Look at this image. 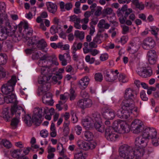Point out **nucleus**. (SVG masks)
I'll return each mask as SVG.
<instances>
[{
  "instance_id": "obj_1",
  "label": "nucleus",
  "mask_w": 159,
  "mask_h": 159,
  "mask_svg": "<svg viewBox=\"0 0 159 159\" xmlns=\"http://www.w3.org/2000/svg\"><path fill=\"white\" fill-rule=\"evenodd\" d=\"M5 102L7 103L14 104L11 107V111L12 113H14L15 111L17 112V116H19L21 112L24 111L23 109L21 106L17 105L18 101L16 100V96L13 93L7 95L5 97Z\"/></svg>"
},
{
  "instance_id": "obj_2",
  "label": "nucleus",
  "mask_w": 159,
  "mask_h": 159,
  "mask_svg": "<svg viewBox=\"0 0 159 159\" xmlns=\"http://www.w3.org/2000/svg\"><path fill=\"white\" fill-rule=\"evenodd\" d=\"M17 82L16 77L13 76L7 83L3 84L1 88L2 92L5 95H8L13 93L14 87Z\"/></svg>"
},
{
  "instance_id": "obj_3",
  "label": "nucleus",
  "mask_w": 159,
  "mask_h": 159,
  "mask_svg": "<svg viewBox=\"0 0 159 159\" xmlns=\"http://www.w3.org/2000/svg\"><path fill=\"white\" fill-rule=\"evenodd\" d=\"M133 147L126 144L120 146L119 148V155L125 159H133Z\"/></svg>"
},
{
  "instance_id": "obj_4",
  "label": "nucleus",
  "mask_w": 159,
  "mask_h": 159,
  "mask_svg": "<svg viewBox=\"0 0 159 159\" xmlns=\"http://www.w3.org/2000/svg\"><path fill=\"white\" fill-rule=\"evenodd\" d=\"M127 6L124 5L121 9L119 8L116 12V14L118 17H120L119 20L120 23L124 24L125 22V20L127 19L130 14L133 13L132 9H127Z\"/></svg>"
},
{
  "instance_id": "obj_5",
  "label": "nucleus",
  "mask_w": 159,
  "mask_h": 159,
  "mask_svg": "<svg viewBox=\"0 0 159 159\" xmlns=\"http://www.w3.org/2000/svg\"><path fill=\"white\" fill-rule=\"evenodd\" d=\"M122 108L127 114L130 115L134 112H136L137 108L135 107L134 102L127 100H123L121 103Z\"/></svg>"
},
{
  "instance_id": "obj_6",
  "label": "nucleus",
  "mask_w": 159,
  "mask_h": 159,
  "mask_svg": "<svg viewBox=\"0 0 159 159\" xmlns=\"http://www.w3.org/2000/svg\"><path fill=\"white\" fill-rule=\"evenodd\" d=\"M131 127L133 133L138 134L142 131L144 128V125L141 120L137 119L132 122Z\"/></svg>"
},
{
  "instance_id": "obj_7",
  "label": "nucleus",
  "mask_w": 159,
  "mask_h": 159,
  "mask_svg": "<svg viewBox=\"0 0 159 159\" xmlns=\"http://www.w3.org/2000/svg\"><path fill=\"white\" fill-rule=\"evenodd\" d=\"M112 127L108 126L105 130V137L108 141H115L118 137Z\"/></svg>"
},
{
  "instance_id": "obj_8",
  "label": "nucleus",
  "mask_w": 159,
  "mask_h": 159,
  "mask_svg": "<svg viewBox=\"0 0 159 159\" xmlns=\"http://www.w3.org/2000/svg\"><path fill=\"white\" fill-rule=\"evenodd\" d=\"M137 94V92L134 90L130 88L127 89L125 90L124 94V97L125 99V100L134 102L136 98Z\"/></svg>"
},
{
  "instance_id": "obj_9",
  "label": "nucleus",
  "mask_w": 159,
  "mask_h": 159,
  "mask_svg": "<svg viewBox=\"0 0 159 159\" xmlns=\"http://www.w3.org/2000/svg\"><path fill=\"white\" fill-rule=\"evenodd\" d=\"M42 107L40 108H36L34 109L33 115L34 120L35 121V125L38 126L41 122V118L43 116H44L43 112Z\"/></svg>"
},
{
  "instance_id": "obj_10",
  "label": "nucleus",
  "mask_w": 159,
  "mask_h": 159,
  "mask_svg": "<svg viewBox=\"0 0 159 159\" xmlns=\"http://www.w3.org/2000/svg\"><path fill=\"white\" fill-rule=\"evenodd\" d=\"M156 45L155 41L151 37H148L143 40L142 47L144 49H149L154 48Z\"/></svg>"
},
{
  "instance_id": "obj_11",
  "label": "nucleus",
  "mask_w": 159,
  "mask_h": 159,
  "mask_svg": "<svg viewBox=\"0 0 159 159\" xmlns=\"http://www.w3.org/2000/svg\"><path fill=\"white\" fill-rule=\"evenodd\" d=\"M11 27L10 28L8 27H4L0 29V40L3 41L6 39L7 36L9 35V33L13 32L14 30H12Z\"/></svg>"
},
{
  "instance_id": "obj_12",
  "label": "nucleus",
  "mask_w": 159,
  "mask_h": 159,
  "mask_svg": "<svg viewBox=\"0 0 159 159\" xmlns=\"http://www.w3.org/2000/svg\"><path fill=\"white\" fill-rule=\"evenodd\" d=\"M148 140V139L145 138L142 136H140L136 138L135 144L136 146L144 148L147 145Z\"/></svg>"
},
{
  "instance_id": "obj_13",
  "label": "nucleus",
  "mask_w": 159,
  "mask_h": 159,
  "mask_svg": "<svg viewBox=\"0 0 159 159\" xmlns=\"http://www.w3.org/2000/svg\"><path fill=\"white\" fill-rule=\"evenodd\" d=\"M64 70L63 68H60L59 69L58 71L56 72V75L52 77V80L53 83L54 84L57 83L59 85L61 84V82L59 81L62 78V75L61 73L64 72Z\"/></svg>"
},
{
  "instance_id": "obj_14",
  "label": "nucleus",
  "mask_w": 159,
  "mask_h": 159,
  "mask_svg": "<svg viewBox=\"0 0 159 159\" xmlns=\"http://www.w3.org/2000/svg\"><path fill=\"white\" fill-rule=\"evenodd\" d=\"M132 152L133 154V158L134 156H135V158H140L144 155L145 149L144 148H141V147L136 146L134 150L133 148Z\"/></svg>"
},
{
  "instance_id": "obj_15",
  "label": "nucleus",
  "mask_w": 159,
  "mask_h": 159,
  "mask_svg": "<svg viewBox=\"0 0 159 159\" xmlns=\"http://www.w3.org/2000/svg\"><path fill=\"white\" fill-rule=\"evenodd\" d=\"M103 116L105 119L108 120H112L116 116V112L111 109H107L104 112Z\"/></svg>"
},
{
  "instance_id": "obj_16",
  "label": "nucleus",
  "mask_w": 159,
  "mask_h": 159,
  "mask_svg": "<svg viewBox=\"0 0 159 159\" xmlns=\"http://www.w3.org/2000/svg\"><path fill=\"white\" fill-rule=\"evenodd\" d=\"M11 113L9 114V110L7 108H4L2 112V116L4 118V120L6 121H8L10 120L11 118L12 117V115L14 114L16 115V111H15L14 113H12L11 111Z\"/></svg>"
},
{
  "instance_id": "obj_17",
  "label": "nucleus",
  "mask_w": 159,
  "mask_h": 159,
  "mask_svg": "<svg viewBox=\"0 0 159 159\" xmlns=\"http://www.w3.org/2000/svg\"><path fill=\"white\" fill-rule=\"evenodd\" d=\"M89 81V78L88 77L85 76L80 80L78 84L79 87L81 89H84L87 87Z\"/></svg>"
},
{
  "instance_id": "obj_18",
  "label": "nucleus",
  "mask_w": 159,
  "mask_h": 159,
  "mask_svg": "<svg viewBox=\"0 0 159 159\" xmlns=\"http://www.w3.org/2000/svg\"><path fill=\"white\" fill-rule=\"evenodd\" d=\"M42 100L44 104L52 105L53 103L52 94L50 93H46L43 96Z\"/></svg>"
},
{
  "instance_id": "obj_19",
  "label": "nucleus",
  "mask_w": 159,
  "mask_h": 159,
  "mask_svg": "<svg viewBox=\"0 0 159 159\" xmlns=\"http://www.w3.org/2000/svg\"><path fill=\"white\" fill-rule=\"evenodd\" d=\"M82 123L84 127L86 129H89L92 127L93 122L92 121L90 117H88L82 120Z\"/></svg>"
},
{
  "instance_id": "obj_20",
  "label": "nucleus",
  "mask_w": 159,
  "mask_h": 159,
  "mask_svg": "<svg viewBox=\"0 0 159 159\" xmlns=\"http://www.w3.org/2000/svg\"><path fill=\"white\" fill-rule=\"evenodd\" d=\"M4 27H8L9 28L11 27L7 15H4V19L0 18V28H2Z\"/></svg>"
},
{
  "instance_id": "obj_21",
  "label": "nucleus",
  "mask_w": 159,
  "mask_h": 159,
  "mask_svg": "<svg viewBox=\"0 0 159 159\" xmlns=\"http://www.w3.org/2000/svg\"><path fill=\"white\" fill-rule=\"evenodd\" d=\"M26 40L27 41V45L28 46H33L34 45H36L38 38L34 36L32 37H30L29 36H26L24 37Z\"/></svg>"
},
{
  "instance_id": "obj_22",
  "label": "nucleus",
  "mask_w": 159,
  "mask_h": 159,
  "mask_svg": "<svg viewBox=\"0 0 159 159\" xmlns=\"http://www.w3.org/2000/svg\"><path fill=\"white\" fill-rule=\"evenodd\" d=\"M118 133L120 134H125L128 133L129 131V126L125 122L121 123Z\"/></svg>"
},
{
  "instance_id": "obj_23",
  "label": "nucleus",
  "mask_w": 159,
  "mask_h": 159,
  "mask_svg": "<svg viewBox=\"0 0 159 159\" xmlns=\"http://www.w3.org/2000/svg\"><path fill=\"white\" fill-rule=\"evenodd\" d=\"M51 77V75L50 74L48 76L46 75H41L38 77V82L39 84H43L46 83H48V81L50 80Z\"/></svg>"
},
{
  "instance_id": "obj_24",
  "label": "nucleus",
  "mask_w": 159,
  "mask_h": 159,
  "mask_svg": "<svg viewBox=\"0 0 159 159\" xmlns=\"http://www.w3.org/2000/svg\"><path fill=\"white\" fill-rule=\"evenodd\" d=\"M51 84L50 83H46L42 84L39 87V90L43 93H44L48 91L50 89Z\"/></svg>"
},
{
  "instance_id": "obj_25",
  "label": "nucleus",
  "mask_w": 159,
  "mask_h": 159,
  "mask_svg": "<svg viewBox=\"0 0 159 159\" xmlns=\"http://www.w3.org/2000/svg\"><path fill=\"white\" fill-rule=\"evenodd\" d=\"M36 45L39 49L43 50L47 46V44L45 40L43 39H42L40 40H38Z\"/></svg>"
},
{
  "instance_id": "obj_26",
  "label": "nucleus",
  "mask_w": 159,
  "mask_h": 159,
  "mask_svg": "<svg viewBox=\"0 0 159 159\" xmlns=\"http://www.w3.org/2000/svg\"><path fill=\"white\" fill-rule=\"evenodd\" d=\"M116 115L118 117L120 118L125 119H127L129 116V115L127 114L125 111L122 109H119L117 111Z\"/></svg>"
},
{
  "instance_id": "obj_27",
  "label": "nucleus",
  "mask_w": 159,
  "mask_h": 159,
  "mask_svg": "<svg viewBox=\"0 0 159 159\" xmlns=\"http://www.w3.org/2000/svg\"><path fill=\"white\" fill-rule=\"evenodd\" d=\"M23 118L24 121L27 126H30L33 123L35 124V121L34 120L33 116L32 120L31 119V116L29 114L25 115Z\"/></svg>"
},
{
  "instance_id": "obj_28",
  "label": "nucleus",
  "mask_w": 159,
  "mask_h": 159,
  "mask_svg": "<svg viewBox=\"0 0 159 159\" xmlns=\"http://www.w3.org/2000/svg\"><path fill=\"white\" fill-rule=\"evenodd\" d=\"M90 117L91 118L92 121L93 122V124L95 123L101 122V121L100 115L98 112L93 113L91 116Z\"/></svg>"
},
{
  "instance_id": "obj_29",
  "label": "nucleus",
  "mask_w": 159,
  "mask_h": 159,
  "mask_svg": "<svg viewBox=\"0 0 159 159\" xmlns=\"http://www.w3.org/2000/svg\"><path fill=\"white\" fill-rule=\"evenodd\" d=\"M16 113H17V112H16ZM15 115L16 117H15L12 119L11 124L12 128L14 129H16L17 127L18 124L19 122L18 118L20 116V115L17 116V113H16V115Z\"/></svg>"
},
{
  "instance_id": "obj_30",
  "label": "nucleus",
  "mask_w": 159,
  "mask_h": 159,
  "mask_svg": "<svg viewBox=\"0 0 159 159\" xmlns=\"http://www.w3.org/2000/svg\"><path fill=\"white\" fill-rule=\"evenodd\" d=\"M138 47L135 43L130 42L128 46V51H131V52H136L138 50Z\"/></svg>"
},
{
  "instance_id": "obj_31",
  "label": "nucleus",
  "mask_w": 159,
  "mask_h": 159,
  "mask_svg": "<svg viewBox=\"0 0 159 159\" xmlns=\"http://www.w3.org/2000/svg\"><path fill=\"white\" fill-rule=\"evenodd\" d=\"M47 8L50 12L54 13L57 10V7L55 4L49 2L47 5Z\"/></svg>"
},
{
  "instance_id": "obj_32",
  "label": "nucleus",
  "mask_w": 159,
  "mask_h": 159,
  "mask_svg": "<svg viewBox=\"0 0 159 159\" xmlns=\"http://www.w3.org/2000/svg\"><path fill=\"white\" fill-rule=\"evenodd\" d=\"M44 56L40 58L38 62V64L39 67H42L43 66H47L50 67V66L47 65L48 64V61L46 60Z\"/></svg>"
},
{
  "instance_id": "obj_33",
  "label": "nucleus",
  "mask_w": 159,
  "mask_h": 159,
  "mask_svg": "<svg viewBox=\"0 0 159 159\" xmlns=\"http://www.w3.org/2000/svg\"><path fill=\"white\" fill-rule=\"evenodd\" d=\"M123 121L120 120H118L115 121L113 124V127L114 130L116 132H118L119 131V127L120 126L121 123Z\"/></svg>"
},
{
  "instance_id": "obj_34",
  "label": "nucleus",
  "mask_w": 159,
  "mask_h": 159,
  "mask_svg": "<svg viewBox=\"0 0 159 159\" xmlns=\"http://www.w3.org/2000/svg\"><path fill=\"white\" fill-rule=\"evenodd\" d=\"M129 20H127V18L125 20V23L128 25H130L132 24V22L134 21L135 18L136 16L135 14L134 13H131L129 15Z\"/></svg>"
},
{
  "instance_id": "obj_35",
  "label": "nucleus",
  "mask_w": 159,
  "mask_h": 159,
  "mask_svg": "<svg viewBox=\"0 0 159 159\" xmlns=\"http://www.w3.org/2000/svg\"><path fill=\"white\" fill-rule=\"evenodd\" d=\"M46 66H43L41 67L40 68L41 75H46L48 76L49 75H51L52 76V73H50V68H51V66L48 68L46 67Z\"/></svg>"
},
{
  "instance_id": "obj_36",
  "label": "nucleus",
  "mask_w": 159,
  "mask_h": 159,
  "mask_svg": "<svg viewBox=\"0 0 159 159\" xmlns=\"http://www.w3.org/2000/svg\"><path fill=\"white\" fill-rule=\"evenodd\" d=\"M77 145L80 148L86 151L89 149L88 142H79L77 143Z\"/></svg>"
},
{
  "instance_id": "obj_37",
  "label": "nucleus",
  "mask_w": 159,
  "mask_h": 159,
  "mask_svg": "<svg viewBox=\"0 0 159 159\" xmlns=\"http://www.w3.org/2000/svg\"><path fill=\"white\" fill-rule=\"evenodd\" d=\"M94 127L98 131L102 133L104 131L105 129L104 126L101 124L100 122L95 123H94Z\"/></svg>"
},
{
  "instance_id": "obj_38",
  "label": "nucleus",
  "mask_w": 159,
  "mask_h": 159,
  "mask_svg": "<svg viewBox=\"0 0 159 159\" xmlns=\"http://www.w3.org/2000/svg\"><path fill=\"white\" fill-rule=\"evenodd\" d=\"M103 37V34L100 33H98L93 40L96 43L99 44L102 43Z\"/></svg>"
},
{
  "instance_id": "obj_39",
  "label": "nucleus",
  "mask_w": 159,
  "mask_h": 159,
  "mask_svg": "<svg viewBox=\"0 0 159 159\" xmlns=\"http://www.w3.org/2000/svg\"><path fill=\"white\" fill-rule=\"evenodd\" d=\"M136 72L138 74L143 78H147V75L145 73V68H139L137 69Z\"/></svg>"
},
{
  "instance_id": "obj_40",
  "label": "nucleus",
  "mask_w": 159,
  "mask_h": 159,
  "mask_svg": "<svg viewBox=\"0 0 159 159\" xmlns=\"http://www.w3.org/2000/svg\"><path fill=\"white\" fill-rule=\"evenodd\" d=\"M84 137L85 140L90 141L93 139V135L91 132L89 131H86L84 133Z\"/></svg>"
},
{
  "instance_id": "obj_41",
  "label": "nucleus",
  "mask_w": 159,
  "mask_h": 159,
  "mask_svg": "<svg viewBox=\"0 0 159 159\" xmlns=\"http://www.w3.org/2000/svg\"><path fill=\"white\" fill-rule=\"evenodd\" d=\"M70 121H67V122H65L63 125L64 129L63 132L65 136H66L69 133V125L70 124Z\"/></svg>"
},
{
  "instance_id": "obj_42",
  "label": "nucleus",
  "mask_w": 159,
  "mask_h": 159,
  "mask_svg": "<svg viewBox=\"0 0 159 159\" xmlns=\"http://www.w3.org/2000/svg\"><path fill=\"white\" fill-rule=\"evenodd\" d=\"M7 57L5 54L1 53L0 54V65H5L7 62Z\"/></svg>"
},
{
  "instance_id": "obj_43",
  "label": "nucleus",
  "mask_w": 159,
  "mask_h": 159,
  "mask_svg": "<svg viewBox=\"0 0 159 159\" xmlns=\"http://www.w3.org/2000/svg\"><path fill=\"white\" fill-rule=\"evenodd\" d=\"M43 56L46 60L48 62L51 63V64L53 63L52 61H55L57 59V58L55 55L48 56V55H45Z\"/></svg>"
},
{
  "instance_id": "obj_44",
  "label": "nucleus",
  "mask_w": 159,
  "mask_h": 159,
  "mask_svg": "<svg viewBox=\"0 0 159 159\" xmlns=\"http://www.w3.org/2000/svg\"><path fill=\"white\" fill-rule=\"evenodd\" d=\"M85 102L84 98L79 100L77 102V106L82 110L85 109Z\"/></svg>"
},
{
  "instance_id": "obj_45",
  "label": "nucleus",
  "mask_w": 159,
  "mask_h": 159,
  "mask_svg": "<svg viewBox=\"0 0 159 159\" xmlns=\"http://www.w3.org/2000/svg\"><path fill=\"white\" fill-rule=\"evenodd\" d=\"M151 33L152 34L154 35L157 40L158 39L157 35L159 31V28L155 26H152L150 28Z\"/></svg>"
},
{
  "instance_id": "obj_46",
  "label": "nucleus",
  "mask_w": 159,
  "mask_h": 159,
  "mask_svg": "<svg viewBox=\"0 0 159 159\" xmlns=\"http://www.w3.org/2000/svg\"><path fill=\"white\" fill-rule=\"evenodd\" d=\"M75 36L80 40L83 39L84 37V32H80L79 30H76L74 34Z\"/></svg>"
},
{
  "instance_id": "obj_47",
  "label": "nucleus",
  "mask_w": 159,
  "mask_h": 159,
  "mask_svg": "<svg viewBox=\"0 0 159 159\" xmlns=\"http://www.w3.org/2000/svg\"><path fill=\"white\" fill-rule=\"evenodd\" d=\"M20 150L18 149L11 150L10 151L11 156L14 158H17L20 157L19 156L20 153Z\"/></svg>"
},
{
  "instance_id": "obj_48",
  "label": "nucleus",
  "mask_w": 159,
  "mask_h": 159,
  "mask_svg": "<svg viewBox=\"0 0 159 159\" xmlns=\"http://www.w3.org/2000/svg\"><path fill=\"white\" fill-rule=\"evenodd\" d=\"M118 79L120 82L123 83L127 82L128 81L125 75L123 74H120L118 76Z\"/></svg>"
},
{
  "instance_id": "obj_49",
  "label": "nucleus",
  "mask_w": 159,
  "mask_h": 159,
  "mask_svg": "<svg viewBox=\"0 0 159 159\" xmlns=\"http://www.w3.org/2000/svg\"><path fill=\"white\" fill-rule=\"evenodd\" d=\"M85 109L90 108L93 105V102L92 100L89 98H84Z\"/></svg>"
},
{
  "instance_id": "obj_50",
  "label": "nucleus",
  "mask_w": 159,
  "mask_h": 159,
  "mask_svg": "<svg viewBox=\"0 0 159 159\" xmlns=\"http://www.w3.org/2000/svg\"><path fill=\"white\" fill-rule=\"evenodd\" d=\"M149 127L145 128L143 130L142 136L143 137L146 138L148 139H150V136L149 134Z\"/></svg>"
},
{
  "instance_id": "obj_51",
  "label": "nucleus",
  "mask_w": 159,
  "mask_h": 159,
  "mask_svg": "<svg viewBox=\"0 0 159 159\" xmlns=\"http://www.w3.org/2000/svg\"><path fill=\"white\" fill-rule=\"evenodd\" d=\"M149 127L145 128L143 130L142 136L143 137L146 138L148 139H150V136L149 134Z\"/></svg>"
},
{
  "instance_id": "obj_52",
  "label": "nucleus",
  "mask_w": 159,
  "mask_h": 159,
  "mask_svg": "<svg viewBox=\"0 0 159 159\" xmlns=\"http://www.w3.org/2000/svg\"><path fill=\"white\" fill-rule=\"evenodd\" d=\"M74 159H85V157L81 151L74 153Z\"/></svg>"
},
{
  "instance_id": "obj_53",
  "label": "nucleus",
  "mask_w": 159,
  "mask_h": 159,
  "mask_svg": "<svg viewBox=\"0 0 159 159\" xmlns=\"http://www.w3.org/2000/svg\"><path fill=\"white\" fill-rule=\"evenodd\" d=\"M149 131L150 139L153 137H155L157 135V131L155 128L149 127Z\"/></svg>"
},
{
  "instance_id": "obj_54",
  "label": "nucleus",
  "mask_w": 159,
  "mask_h": 159,
  "mask_svg": "<svg viewBox=\"0 0 159 159\" xmlns=\"http://www.w3.org/2000/svg\"><path fill=\"white\" fill-rule=\"evenodd\" d=\"M151 139H152V145L155 146H157L159 144V137L157 136L153 137Z\"/></svg>"
},
{
  "instance_id": "obj_55",
  "label": "nucleus",
  "mask_w": 159,
  "mask_h": 159,
  "mask_svg": "<svg viewBox=\"0 0 159 159\" xmlns=\"http://www.w3.org/2000/svg\"><path fill=\"white\" fill-rule=\"evenodd\" d=\"M1 143L7 148H9L12 147L11 143L9 141L6 140H3Z\"/></svg>"
},
{
  "instance_id": "obj_56",
  "label": "nucleus",
  "mask_w": 159,
  "mask_h": 159,
  "mask_svg": "<svg viewBox=\"0 0 159 159\" xmlns=\"http://www.w3.org/2000/svg\"><path fill=\"white\" fill-rule=\"evenodd\" d=\"M36 50V48L33 46L32 48L26 49L25 50V52L27 55H30Z\"/></svg>"
},
{
  "instance_id": "obj_57",
  "label": "nucleus",
  "mask_w": 159,
  "mask_h": 159,
  "mask_svg": "<svg viewBox=\"0 0 159 159\" xmlns=\"http://www.w3.org/2000/svg\"><path fill=\"white\" fill-rule=\"evenodd\" d=\"M76 49L75 46H74L73 48L72 53L73 54L72 58L73 60L76 61L78 60L79 56L76 53Z\"/></svg>"
},
{
  "instance_id": "obj_58",
  "label": "nucleus",
  "mask_w": 159,
  "mask_h": 159,
  "mask_svg": "<svg viewBox=\"0 0 159 159\" xmlns=\"http://www.w3.org/2000/svg\"><path fill=\"white\" fill-rule=\"evenodd\" d=\"M94 78L97 82H101L103 80V76L100 73H96L94 75Z\"/></svg>"
},
{
  "instance_id": "obj_59",
  "label": "nucleus",
  "mask_w": 159,
  "mask_h": 159,
  "mask_svg": "<svg viewBox=\"0 0 159 159\" xmlns=\"http://www.w3.org/2000/svg\"><path fill=\"white\" fill-rule=\"evenodd\" d=\"M70 21L74 22V23L75 22L80 23V19L78 18L75 15L70 16Z\"/></svg>"
},
{
  "instance_id": "obj_60",
  "label": "nucleus",
  "mask_w": 159,
  "mask_h": 159,
  "mask_svg": "<svg viewBox=\"0 0 159 159\" xmlns=\"http://www.w3.org/2000/svg\"><path fill=\"white\" fill-rule=\"evenodd\" d=\"M147 55L148 57H157L156 52L154 50L149 51L148 52Z\"/></svg>"
},
{
  "instance_id": "obj_61",
  "label": "nucleus",
  "mask_w": 159,
  "mask_h": 159,
  "mask_svg": "<svg viewBox=\"0 0 159 159\" xmlns=\"http://www.w3.org/2000/svg\"><path fill=\"white\" fill-rule=\"evenodd\" d=\"M69 96H70V100H74L76 96L75 93V91L73 89H71L70 90V94H68Z\"/></svg>"
},
{
  "instance_id": "obj_62",
  "label": "nucleus",
  "mask_w": 159,
  "mask_h": 159,
  "mask_svg": "<svg viewBox=\"0 0 159 159\" xmlns=\"http://www.w3.org/2000/svg\"><path fill=\"white\" fill-rule=\"evenodd\" d=\"M68 94L66 93H65L63 94H61L60 95V99L63 101L64 102H65L68 99Z\"/></svg>"
},
{
  "instance_id": "obj_63",
  "label": "nucleus",
  "mask_w": 159,
  "mask_h": 159,
  "mask_svg": "<svg viewBox=\"0 0 159 159\" xmlns=\"http://www.w3.org/2000/svg\"><path fill=\"white\" fill-rule=\"evenodd\" d=\"M82 44L81 43H77L76 42H75L72 47V49L73 50V47L75 46V47L76 49V51L77 50L80 49L82 47Z\"/></svg>"
},
{
  "instance_id": "obj_64",
  "label": "nucleus",
  "mask_w": 159,
  "mask_h": 159,
  "mask_svg": "<svg viewBox=\"0 0 159 159\" xmlns=\"http://www.w3.org/2000/svg\"><path fill=\"white\" fill-rule=\"evenodd\" d=\"M140 96L141 99L143 101H147L148 100V98L147 97L144 91L140 92Z\"/></svg>"
}]
</instances>
